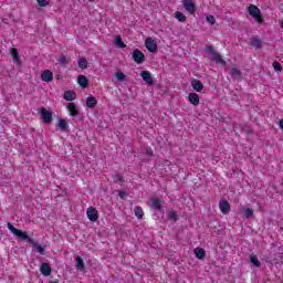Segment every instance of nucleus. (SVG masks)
<instances>
[{"label":"nucleus","mask_w":283,"mask_h":283,"mask_svg":"<svg viewBox=\"0 0 283 283\" xmlns=\"http://www.w3.org/2000/svg\"><path fill=\"white\" fill-rule=\"evenodd\" d=\"M113 178L114 182H123V175L120 174H115Z\"/></svg>","instance_id":"nucleus-40"},{"label":"nucleus","mask_w":283,"mask_h":283,"mask_svg":"<svg viewBox=\"0 0 283 283\" xmlns=\"http://www.w3.org/2000/svg\"><path fill=\"white\" fill-rule=\"evenodd\" d=\"M75 261H76L75 269L81 273H83L85 271V262L83 261V258L76 256Z\"/></svg>","instance_id":"nucleus-18"},{"label":"nucleus","mask_w":283,"mask_h":283,"mask_svg":"<svg viewBox=\"0 0 283 283\" xmlns=\"http://www.w3.org/2000/svg\"><path fill=\"white\" fill-rule=\"evenodd\" d=\"M175 19H178L180 23H185V21H187V15L180 11H177L175 12Z\"/></svg>","instance_id":"nucleus-29"},{"label":"nucleus","mask_w":283,"mask_h":283,"mask_svg":"<svg viewBox=\"0 0 283 283\" xmlns=\"http://www.w3.org/2000/svg\"><path fill=\"white\" fill-rule=\"evenodd\" d=\"M140 76L143 78V81H145V83H147V85H154V77H151V73H149V71H143L140 73Z\"/></svg>","instance_id":"nucleus-11"},{"label":"nucleus","mask_w":283,"mask_h":283,"mask_svg":"<svg viewBox=\"0 0 283 283\" xmlns=\"http://www.w3.org/2000/svg\"><path fill=\"white\" fill-rule=\"evenodd\" d=\"M168 218L169 220H174V222H178V214L176 213V211L168 212Z\"/></svg>","instance_id":"nucleus-35"},{"label":"nucleus","mask_w":283,"mask_h":283,"mask_svg":"<svg viewBox=\"0 0 283 283\" xmlns=\"http://www.w3.org/2000/svg\"><path fill=\"white\" fill-rule=\"evenodd\" d=\"M77 65H78L80 70H87V59L80 57L77 61Z\"/></svg>","instance_id":"nucleus-27"},{"label":"nucleus","mask_w":283,"mask_h":283,"mask_svg":"<svg viewBox=\"0 0 283 283\" xmlns=\"http://www.w3.org/2000/svg\"><path fill=\"white\" fill-rule=\"evenodd\" d=\"M250 44L252 45V48H255L256 50H260L262 48V40H260V38L253 35L251 38Z\"/></svg>","instance_id":"nucleus-20"},{"label":"nucleus","mask_w":283,"mask_h":283,"mask_svg":"<svg viewBox=\"0 0 283 283\" xmlns=\"http://www.w3.org/2000/svg\"><path fill=\"white\" fill-rule=\"evenodd\" d=\"M64 101H76V92L74 91H65L64 92Z\"/></svg>","instance_id":"nucleus-24"},{"label":"nucleus","mask_w":283,"mask_h":283,"mask_svg":"<svg viewBox=\"0 0 283 283\" xmlns=\"http://www.w3.org/2000/svg\"><path fill=\"white\" fill-rule=\"evenodd\" d=\"M206 51L208 52V54H211L212 61H214V63H220L221 65H227V61L222 60V55H220L218 52H216V49H213V46H211V45L207 46Z\"/></svg>","instance_id":"nucleus-2"},{"label":"nucleus","mask_w":283,"mask_h":283,"mask_svg":"<svg viewBox=\"0 0 283 283\" xmlns=\"http://www.w3.org/2000/svg\"><path fill=\"white\" fill-rule=\"evenodd\" d=\"M279 127H280V129H282V132H283V118L279 120Z\"/></svg>","instance_id":"nucleus-42"},{"label":"nucleus","mask_w":283,"mask_h":283,"mask_svg":"<svg viewBox=\"0 0 283 283\" xmlns=\"http://www.w3.org/2000/svg\"><path fill=\"white\" fill-rule=\"evenodd\" d=\"M133 61H135L137 65L145 63V53H143V51H140L139 49H135L133 51Z\"/></svg>","instance_id":"nucleus-6"},{"label":"nucleus","mask_w":283,"mask_h":283,"mask_svg":"<svg viewBox=\"0 0 283 283\" xmlns=\"http://www.w3.org/2000/svg\"><path fill=\"white\" fill-rule=\"evenodd\" d=\"M250 262H251V264H253V266H255L256 269H260V266H262V263H260V260L258 259V255H255V254H251V255H250Z\"/></svg>","instance_id":"nucleus-25"},{"label":"nucleus","mask_w":283,"mask_h":283,"mask_svg":"<svg viewBox=\"0 0 283 283\" xmlns=\"http://www.w3.org/2000/svg\"><path fill=\"white\" fill-rule=\"evenodd\" d=\"M191 87L195 90V92H202V90H205L202 82L196 78L191 81Z\"/></svg>","instance_id":"nucleus-16"},{"label":"nucleus","mask_w":283,"mask_h":283,"mask_svg":"<svg viewBox=\"0 0 283 283\" xmlns=\"http://www.w3.org/2000/svg\"><path fill=\"white\" fill-rule=\"evenodd\" d=\"M40 272L44 277H50L52 275V266L49 263H42L40 266Z\"/></svg>","instance_id":"nucleus-10"},{"label":"nucleus","mask_w":283,"mask_h":283,"mask_svg":"<svg viewBox=\"0 0 283 283\" xmlns=\"http://www.w3.org/2000/svg\"><path fill=\"white\" fill-rule=\"evenodd\" d=\"M31 244H33L36 253H40V255H45V248H43L41 244H39L34 241Z\"/></svg>","instance_id":"nucleus-26"},{"label":"nucleus","mask_w":283,"mask_h":283,"mask_svg":"<svg viewBox=\"0 0 283 283\" xmlns=\"http://www.w3.org/2000/svg\"><path fill=\"white\" fill-rule=\"evenodd\" d=\"M243 216L244 218H253V209L251 208H243Z\"/></svg>","instance_id":"nucleus-32"},{"label":"nucleus","mask_w":283,"mask_h":283,"mask_svg":"<svg viewBox=\"0 0 283 283\" xmlns=\"http://www.w3.org/2000/svg\"><path fill=\"white\" fill-rule=\"evenodd\" d=\"M219 209L221 213H229V211H231V205L229 203V201L223 199L219 202Z\"/></svg>","instance_id":"nucleus-13"},{"label":"nucleus","mask_w":283,"mask_h":283,"mask_svg":"<svg viewBox=\"0 0 283 283\" xmlns=\"http://www.w3.org/2000/svg\"><path fill=\"white\" fill-rule=\"evenodd\" d=\"M145 45L148 52H151L153 54H156V52H158V44L156 43V40H154V38H147L145 41Z\"/></svg>","instance_id":"nucleus-5"},{"label":"nucleus","mask_w":283,"mask_h":283,"mask_svg":"<svg viewBox=\"0 0 283 283\" xmlns=\"http://www.w3.org/2000/svg\"><path fill=\"white\" fill-rule=\"evenodd\" d=\"M115 76H116L117 81H119V83H123V81H125V78H126L125 73H123L120 71H117L115 73Z\"/></svg>","instance_id":"nucleus-34"},{"label":"nucleus","mask_w":283,"mask_h":283,"mask_svg":"<svg viewBox=\"0 0 283 283\" xmlns=\"http://www.w3.org/2000/svg\"><path fill=\"white\" fill-rule=\"evenodd\" d=\"M273 69L275 72H282V64L277 61L273 62Z\"/></svg>","instance_id":"nucleus-38"},{"label":"nucleus","mask_w":283,"mask_h":283,"mask_svg":"<svg viewBox=\"0 0 283 283\" xmlns=\"http://www.w3.org/2000/svg\"><path fill=\"white\" fill-rule=\"evenodd\" d=\"M77 83H78L80 87L85 88V87H87L90 81L87 80V76L78 75L77 76Z\"/></svg>","instance_id":"nucleus-21"},{"label":"nucleus","mask_w":283,"mask_h":283,"mask_svg":"<svg viewBox=\"0 0 283 283\" xmlns=\"http://www.w3.org/2000/svg\"><path fill=\"white\" fill-rule=\"evenodd\" d=\"M127 197V192L126 191H120L119 192V198H125Z\"/></svg>","instance_id":"nucleus-41"},{"label":"nucleus","mask_w":283,"mask_h":283,"mask_svg":"<svg viewBox=\"0 0 283 283\" xmlns=\"http://www.w3.org/2000/svg\"><path fill=\"white\" fill-rule=\"evenodd\" d=\"M134 211L136 218H138V220H142L143 216L145 214V212H143V208L140 206H136Z\"/></svg>","instance_id":"nucleus-30"},{"label":"nucleus","mask_w":283,"mask_h":283,"mask_svg":"<svg viewBox=\"0 0 283 283\" xmlns=\"http://www.w3.org/2000/svg\"><path fill=\"white\" fill-rule=\"evenodd\" d=\"M96 105H98V101L96 99V97L91 95L86 98V107H88L90 109H94Z\"/></svg>","instance_id":"nucleus-19"},{"label":"nucleus","mask_w":283,"mask_h":283,"mask_svg":"<svg viewBox=\"0 0 283 283\" xmlns=\"http://www.w3.org/2000/svg\"><path fill=\"white\" fill-rule=\"evenodd\" d=\"M188 101L191 103V105L198 107V105H200V95H198L197 93H190L188 95Z\"/></svg>","instance_id":"nucleus-12"},{"label":"nucleus","mask_w":283,"mask_h":283,"mask_svg":"<svg viewBox=\"0 0 283 283\" xmlns=\"http://www.w3.org/2000/svg\"><path fill=\"white\" fill-rule=\"evenodd\" d=\"M230 76L234 80V81H242V71H240L238 67H233L230 71Z\"/></svg>","instance_id":"nucleus-15"},{"label":"nucleus","mask_w":283,"mask_h":283,"mask_svg":"<svg viewBox=\"0 0 283 283\" xmlns=\"http://www.w3.org/2000/svg\"><path fill=\"white\" fill-rule=\"evenodd\" d=\"M40 115L45 125H50V123H52L53 120L52 111H48L45 107H42L40 109Z\"/></svg>","instance_id":"nucleus-4"},{"label":"nucleus","mask_w":283,"mask_h":283,"mask_svg":"<svg viewBox=\"0 0 283 283\" xmlns=\"http://www.w3.org/2000/svg\"><path fill=\"white\" fill-rule=\"evenodd\" d=\"M60 65H67V57L65 55H61L59 59Z\"/></svg>","instance_id":"nucleus-39"},{"label":"nucleus","mask_w":283,"mask_h":283,"mask_svg":"<svg viewBox=\"0 0 283 283\" xmlns=\"http://www.w3.org/2000/svg\"><path fill=\"white\" fill-rule=\"evenodd\" d=\"M66 108H67V111L70 112L71 116H73V117L78 116L80 112H78V108L76 107V104H74V103H69V104L66 105Z\"/></svg>","instance_id":"nucleus-17"},{"label":"nucleus","mask_w":283,"mask_h":283,"mask_svg":"<svg viewBox=\"0 0 283 283\" xmlns=\"http://www.w3.org/2000/svg\"><path fill=\"white\" fill-rule=\"evenodd\" d=\"M41 78L44 83H51V81H54V74L50 70H44L41 74Z\"/></svg>","instance_id":"nucleus-9"},{"label":"nucleus","mask_w":283,"mask_h":283,"mask_svg":"<svg viewBox=\"0 0 283 283\" xmlns=\"http://www.w3.org/2000/svg\"><path fill=\"white\" fill-rule=\"evenodd\" d=\"M57 127H60L61 132H67V122L63 118H60Z\"/></svg>","instance_id":"nucleus-28"},{"label":"nucleus","mask_w":283,"mask_h":283,"mask_svg":"<svg viewBox=\"0 0 283 283\" xmlns=\"http://www.w3.org/2000/svg\"><path fill=\"white\" fill-rule=\"evenodd\" d=\"M115 45L117 48H127V44H125V42H123V38H120V35H118L116 39H115Z\"/></svg>","instance_id":"nucleus-31"},{"label":"nucleus","mask_w":283,"mask_h":283,"mask_svg":"<svg viewBox=\"0 0 283 283\" xmlns=\"http://www.w3.org/2000/svg\"><path fill=\"white\" fill-rule=\"evenodd\" d=\"M182 6L189 14H196V3L193 0H182Z\"/></svg>","instance_id":"nucleus-7"},{"label":"nucleus","mask_w":283,"mask_h":283,"mask_svg":"<svg viewBox=\"0 0 283 283\" xmlns=\"http://www.w3.org/2000/svg\"><path fill=\"white\" fill-rule=\"evenodd\" d=\"M86 216L91 222H96V220H98V210L94 207H90L86 210Z\"/></svg>","instance_id":"nucleus-8"},{"label":"nucleus","mask_w":283,"mask_h":283,"mask_svg":"<svg viewBox=\"0 0 283 283\" xmlns=\"http://www.w3.org/2000/svg\"><path fill=\"white\" fill-rule=\"evenodd\" d=\"M195 255H196V258H198V260H205V258L207 255V251H205V249H202V248H196Z\"/></svg>","instance_id":"nucleus-22"},{"label":"nucleus","mask_w":283,"mask_h":283,"mask_svg":"<svg viewBox=\"0 0 283 283\" xmlns=\"http://www.w3.org/2000/svg\"><path fill=\"white\" fill-rule=\"evenodd\" d=\"M150 209H154V211H157V213H165V210L163 209V201L158 197L150 198Z\"/></svg>","instance_id":"nucleus-3"},{"label":"nucleus","mask_w":283,"mask_h":283,"mask_svg":"<svg viewBox=\"0 0 283 283\" xmlns=\"http://www.w3.org/2000/svg\"><path fill=\"white\" fill-rule=\"evenodd\" d=\"M206 20L208 23H210V25H216V17H213L212 14L207 15Z\"/></svg>","instance_id":"nucleus-37"},{"label":"nucleus","mask_w":283,"mask_h":283,"mask_svg":"<svg viewBox=\"0 0 283 283\" xmlns=\"http://www.w3.org/2000/svg\"><path fill=\"white\" fill-rule=\"evenodd\" d=\"M248 12L250 17H252L256 21V23H264V19H262V12L260 11V8H258V6L250 4L248 8Z\"/></svg>","instance_id":"nucleus-1"},{"label":"nucleus","mask_w":283,"mask_h":283,"mask_svg":"<svg viewBox=\"0 0 283 283\" xmlns=\"http://www.w3.org/2000/svg\"><path fill=\"white\" fill-rule=\"evenodd\" d=\"M15 235L17 238H20V240H25L27 242H29V244H34V239L30 238V235H28V233L23 232L22 230H18V233Z\"/></svg>","instance_id":"nucleus-14"},{"label":"nucleus","mask_w":283,"mask_h":283,"mask_svg":"<svg viewBox=\"0 0 283 283\" xmlns=\"http://www.w3.org/2000/svg\"><path fill=\"white\" fill-rule=\"evenodd\" d=\"M10 54L14 61V63H18L19 65H21V60L19 59V50L11 48L10 49Z\"/></svg>","instance_id":"nucleus-23"},{"label":"nucleus","mask_w":283,"mask_h":283,"mask_svg":"<svg viewBox=\"0 0 283 283\" xmlns=\"http://www.w3.org/2000/svg\"><path fill=\"white\" fill-rule=\"evenodd\" d=\"M7 228L9 229V231H11V233H13V235H17L19 233V229H17L12 223L8 222L7 223Z\"/></svg>","instance_id":"nucleus-33"},{"label":"nucleus","mask_w":283,"mask_h":283,"mask_svg":"<svg viewBox=\"0 0 283 283\" xmlns=\"http://www.w3.org/2000/svg\"><path fill=\"white\" fill-rule=\"evenodd\" d=\"M40 8H46V6H50V0H36Z\"/></svg>","instance_id":"nucleus-36"}]
</instances>
